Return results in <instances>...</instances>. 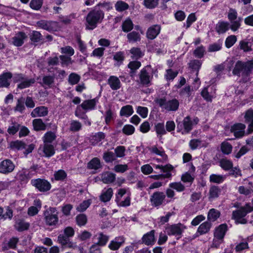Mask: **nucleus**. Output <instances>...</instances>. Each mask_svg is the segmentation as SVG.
I'll list each match as a JSON object with an SVG mask.
<instances>
[{"instance_id":"37","label":"nucleus","mask_w":253,"mask_h":253,"mask_svg":"<svg viewBox=\"0 0 253 253\" xmlns=\"http://www.w3.org/2000/svg\"><path fill=\"white\" fill-rule=\"evenodd\" d=\"M155 129L158 137L161 139L163 135L167 133L163 123H158L155 126Z\"/></svg>"},{"instance_id":"60","label":"nucleus","mask_w":253,"mask_h":253,"mask_svg":"<svg viewBox=\"0 0 253 253\" xmlns=\"http://www.w3.org/2000/svg\"><path fill=\"white\" fill-rule=\"evenodd\" d=\"M82 128V124L78 121H73L71 123L70 129L73 131H78Z\"/></svg>"},{"instance_id":"30","label":"nucleus","mask_w":253,"mask_h":253,"mask_svg":"<svg viewBox=\"0 0 253 253\" xmlns=\"http://www.w3.org/2000/svg\"><path fill=\"white\" fill-rule=\"evenodd\" d=\"M229 24L227 22L220 21L216 26V30L219 34H223L229 29Z\"/></svg>"},{"instance_id":"55","label":"nucleus","mask_w":253,"mask_h":253,"mask_svg":"<svg viewBox=\"0 0 253 253\" xmlns=\"http://www.w3.org/2000/svg\"><path fill=\"white\" fill-rule=\"evenodd\" d=\"M116 156L112 152H107L104 153L103 159L107 163L112 162L116 160Z\"/></svg>"},{"instance_id":"23","label":"nucleus","mask_w":253,"mask_h":253,"mask_svg":"<svg viewBox=\"0 0 253 253\" xmlns=\"http://www.w3.org/2000/svg\"><path fill=\"white\" fill-rule=\"evenodd\" d=\"M12 74L10 72L3 73L0 76V86L8 87L10 84V81L12 78Z\"/></svg>"},{"instance_id":"61","label":"nucleus","mask_w":253,"mask_h":253,"mask_svg":"<svg viewBox=\"0 0 253 253\" xmlns=\"http://www.w3.org/2000/svg\"><path fill=\"white\" fill-rule=\"evenodd\" d=\"M159 0H144V4L148 8H153L158 4Z\"/></svg>"},{"instance_id":"47","label":"nucleus","mask_w":253,"mask_h":253,"mask_svg":"<svg viewBox=\"0 0 253 253\" xmlns=\"http://www.w3.org/2000/svg\"><path fill=\"white\" fill-rule=\"evenodd\" d=\"M115 7L117 11L122 12L127 9L128 8V5L125 2L120 0L116 3Z\"/></svg>"},{"instance_id":"40","label":"nucleus","mask_w":253,"mask_h":253,"mask_svg":"<svg viewBox=\"0 0 253 253\" xmlns=\"http://www.w3.org/2000/svg\"><path fill=\"white\" fill-rule=\"evenodd\" d=\"M20 125L17 122H12L7 128V132L9 134H15L20 129Z\"/></svg>"},{"instance_id":"16","label":"nucleus","mask_w":253,"mask_h":253,"mask_svg":"<svg viewBox=\"0 0 253 253\" xmlns=\"http://www.w3.org/2000/svg\"><path fill=\"white\" fill-rule=\"evenodd\" d=\"M142 242L147 246H152L155 243V231L154 230L144 234L142 238Z\"/></svg>"},{"instance_id":"49","label":"nucleus","mask_w":253,"mask_h":253,"mask_svg":"<svg viewBox=\"0 0 253 253\" xmlns=\"http://www.w3.org/2000/svg\"><path fill=\"white\" fill-rule=\"evenodd\" d=\"M98 236V242L96 244H98V246H105L109 240V236L102 233H99Z\"/></svg>"},{"instance_id":"41","label":"nucleus","mask_w":253,"mask_h":253,"mask_svg":"<svg viewBox=\"0 0 253 253\" xmlns=\"http://www.w3.org/2000/svg\"><path fill=\"white\" fill-rule=\"evenodd\" d=\"M220 166L225 170H228L233 167L232 162L228 159H222L220 162Z\"/></svg>"},{"instance_id":"2","label":"nucleus","mask_w":253,"mask_h":253,"mask_svg":"<svg viewBox=\"0 0 253 253\" xmlns=\"http://www.w3.org/2000/svg\"><path fill=\"white\" fill-rule=\"evenodd\" d=\"M104 13L96 8L90 11L86 17V28L88 30L95 28L98 23L101 22L104 18Z\"/></svg>"},{"instance_id":"29","label":"nucleus","mask_w":253,"mask_h":253,"mask_svg":"<svg viewBox=\"0 0 253 253\" xmlns=\"http://www.w3.org/2000/svg\"><path fill=\"white\" fill-rule=\"evenodd\" d=\"M101 178L103 183L106 184L111 183L115 181L116 175L111 172H106L102 174Z\"/></svg>"},{"instance_id":"54","label":"nucleus","mask_w":253,"mask_h":253,"mask_svg":"<svg viewBox=\"0 0 253 253\" xmlns=\"http://www.w3.org/2000/svg\"><path fill=\"white\" fill-rule=\"evenodd\" d=\"M25 109L24 99L23 97L19 98L15 107V111L22 113Z\"/></svg>"},{"instance_id":"21","label":"nucleus","mask_w":253,"mask_h":253,"mask_svg":"<svg viewBox=\"0 0 253 253\" xmlns=\"http://www.w3.org/2000/svg\"><path fill=\"white\" fill-rule=\"evenodd\" d=\"M108 84L112 90H116L121 87V83L119 79L115 76H111L109 78Z\"/></svg>"},{"instance_id":"3","label":"nucleus","mask_w":253,"mask_h":253,"mask_svg":"<svg viewBox=\"0 0 253 253\" xmlns=\"http://www.w3.org/2000/svg\"><path fill=\"white\" fill-rule=\"evenodd\" d=\"M198 122L199 119L197 118L192 119L189 116H187L182 121L177 123V131L181 132L182 134H187L193 129L194 126L198 124Z\"/></svg>"},{"instance_id":"12","label":"nucleus","mask_w":253,"mask_h":253,"mask_svg":"<svg viewBox=\"0 0 253 253\" xmlns=\"http://www.w3.org/2000/svg\"><path fill=\"white\" fill-rule=\"evenodd\" d=\"M15 168L14 163L9 159L0 162V173L8 174L12 172Z\"/></svg>"},{"instance_id":"1","label":"nucleus","mask_w":253,"mask_h":253,"mask_svg":"<svg viewBox=\"0 0 253 253\" xmlns=\"http://www.w3.org/2000/svg\"><path fill=\"white\" fill-rule=\"evenodd\" d=\"M253 70V61H238L235 64L232 73L234 75L241 77V82L247 83L250 80V76Z\"/></svg>"},{"instance_id":"26","label":"nucleus","mask_w":253,"mask_h":253,"mask_svg":"<svg viewBox=\"0 0 253 253\" xmlns=\"http://www.w3.org/2000/svg\"><path fill=\"white\" fill-rule=\"evenodd\" d=\"M227 229V226L225 224H222L215 229L214 237L223 239L225 233Z\"/></svg>"},{"instance_id":"11","label":"nucleus","mask_w":253,"mask_h":253,"mask_svg":"<svg viewBox=\"0 0 253 253\" xmlns=\"http://www.w3.org/2000/svg\"><path fill=\"white\" fill-rule=\"evenodd\" d=\"M59 219L57 215V211L55 208H51L48 211V227L51 226V229H54L58 227ZM49 228L48 227V230Z\"/></svg>"},{"instance_id":"33","label":"nucleus","mask_w":253,"mask_h":253,"mask_svg":"<svg viewBox=\"0 0 253 253\" xmlns=\"http://www.w3.org/2000/svg\"><path fill=\"white\" fill-rule=\"evenodd\" d=\"M212 89V87L208 86L205 87L201 92V95L203 97L208 101H211L214 94V92H209V89Z\"/></svg>"},{"instance_id":"36","label":"nucleus","mask_w":253,"mask_h":253,"mask_svg":"<svg viewBox=\"0 0 253 253\" xmlns=\"http://www.w3.org/2000/svg\"><path fill=\"white\" fill-rule=\"evenodd\" d=\"M130 193L129 192L128 193V196L126 197L124 200H122V199H119L118 198V200H116V202L119 207H126L130 206Z\"/></svg>"},{"instance_id":"48","label":"nucleus","mask_w":253,"mask_h":253,"mask_svg":"<svg viewBox=\"0 0 253 253\" xmlns=\"http://www.w3.org/2000/svg\"><path fill=\"white\" fill-rule=\"evenodd\" d=\"M221 150L223 153L228 155L231 153L232 150V145L227 142H223L221 145Z\"/></svg>"},{"instance_id":"34","label":"nucleus","mask_w":253,"mask_h":253,"mask_svg":"<svg viewBox=\"0 0 253 253\" xmlns=\"http://www.w3.org/2000/svg\"><path fill=\"white\" fill-rule=\"evenodd\" d=\"M33 125L35 130L39 131L46 129V125L41 119H36L33 121Z\"/></svg>"},{"instance_id":"17","label":"nucleus","mask_w":253,"mask_h":253,"mask_svg":"<svg viewBox=\"0 0 253 253\" xmlns=\"http://www.w3.org/2000/svg\"><path fill=\"white\" fill-rule=\"evenodd\" d=\"M124 242L125 239L123 237L119 236L116 237L110 242L108 245V248L112 251L118 250Z\"/></svg>"},{"instance_id":"43","label":"nucleus","mask_w":253,"mask_h":253,"mask_svg":"<svg viewBox=\"0 0 253 253\" xmlns=\"http://www.w3.org/2000/svg\"><path fill=\"white\" fill-rule=\"evenodd\" d=\"M225 176L222 175L212 174L210 176V181L213 183H221L225 179Z\"/></svg>"},{"instance_id":"50","label":"nucleus","mask_w":253,"mask_h":253,"mask_svg":"<svg viewBox=\"0 0 253 253\" xmlns=\"http://www.w3.org/2000/svg\"><path fill=\"white\" fill-rule=\"evenodd\" d=\"M76 219L77 224L80 226L85 225L87 221V217L84 214L78 215Z\"/></svg>"},{"instance_id":"7","label":"nucleus","mask_w":253,"mask_h":253,"mask_svg":"<svg viewBox=\"0 0 253 253\" xmlns=\"http://www.w3.org/2000/svg\"><path fill=\"white\" fill-rule=\"evenodd\" d=\"M66 75L64 70H58L56 68L48 69V87L55 86V79L57 77L63 78Z\"/></svg>"},{"instance_id":"63","label":"nucleus","mask_w":253,"mask_h":253,"mask_svg":"<svg viewBox=\"0 0 253 253\" xmlns=\"http://www.w3.org/2000/svg\"><path fill=\"white\" fill-rule=\"evenodd\" d=\"M205 52V48L203 46H200L196 48L194 51L195 56L198 58H202Z\"/></svg>"},{"instance_id":"51","label":"nucleus","mask_w":253,"mask_h":253,"mask_svg":"<svg viewBox=\"0 0 253 253\" xmlns=\"http://www.w3.org/2000/svg\"><path fill=\"white\" fill-rule=\"evenodd\" d=\"M220 192V190L218 187L215 186H212L210 189L209 198L214 199L215 198H217Z\"/></svg>"},{"instance_id":"28","label":"nucleus","mask_w":253,"mask_h":253,"mask_svg":"<svg viewBox=\"0 0 253 253\" xmlns=\"http://www.w3.org/2000/svg\"><path fill=\"white\" fill-rule=\"evenodd\" d=\"M220 213L219 211L215 209H211L208 212L207 219L211 222L215 221L219 217Z\"/></svg>"},{"instance_id":"42","label":"nucleus","mask_w":253,"mask_h":253,"mask_svg":"<svg viewBox=\"0 0 253 253\" xmlns=\"http://www.w3.org/2000/svg\"><path fill=\"white\" fill-rule=\"evenodd\" d=\"M81 77L75 73H72L68 77V82L71 85L77 84L80 81Z\"/></svg>"},{"instance_id":"20","label":"nucleus","mask_w":253,"mask_h":253,"mask_svg":"<svg viewBox=\"0 0 253 253\" xmlns=\"http://www.w3.org/2000/svg\"><path fill=\"white\" fill-rule=\"evenodd\" d=\"M27 38V36L24 32H18L12 38L13 44L16 46H20L23 44L24 40Z\"/></svg>"},{"instance_id":"59","label":"nucleus","mask_w":253,"mask_h":253,"mask_svg":"<svg viewBox=\"0 0 253 253\" xmlns=\"http://www.w3.org/2000/svg\"><path fill=\"white\" fill-rule=\"evenodd\" d=\"M237 41L236 37L231 35L228 37L225 40V45L227 48H230L234 45Z\"/></svg>"},{"instance_id":"14","label":"nucleus","mask_w":253,"mask_h":253,"mask_svg":"<svg viewBox=\"0 0 253 253\" xmlns=\"http://www.w3.org/2000/svg\"><path fill=\"white\" fill-rule=\"evenodd\" d=\"M139 76L140 84L146 86H148L150 84L153 78V76L150 75L145 69H143L140 71Z\"/></svg>"},{"instance_id":"4","label":"nucleus","mask_w":253,"mask_h":253,"mask_svg":"<svg viewBox=\"0 0 253 253\" xmlns=\"http://www.w3.org/2000/svg\"><path fill=\"white\" fill-rule=\"evenodd\" d=\"M253 211V207H252L250 203L246 204L244 206L240 208L238 210L233 211L232 217L237 223L246 224L247 220L244 217L248 213Z\"/></svg>"},{"instance_id":"6","label":"nucleus","mask_w":253,"mask_h":253,"mask_svg":"<svg viewBox=\"0 0 253 253\" xmlns=\"http://www.w3.org/2000/svg\"><path fill=\"white\" fill-rule=\"evenodd\" d=\"M156 169H160L162 172L165 173L164 174H161L158 175H152L150 177L155 180H160L165 178H169L171 177V173L170 171L173 169V167L171 165H156L155 167Z\"/></svg>"},{"instance_id":"46","label":"nucleus","mask_w":253,"mask_h":253,"mask_svg":"<svg viewBox=\"0 0 253 253\" xmlns=\"http://www.w3.org/2000/svg\"><path fill=\"white\" fill-rule=\"evenodd\" d=\"M10 147L13 149L21 150L25 148V144L21 141L16 140L11 142Z\"/></svg>"},{"instance_id":"32","label":"nucleus","mask_w":253,"mask_h":253,"mask_svg":"<svg viewBox=\"0 0 253 253\" xmlns=\"http://www.w3.org/2000/svg\"><path fill=\"white\" fill-rule=\"evenodd\" d=\"M43 145H41L39 149V153L42 156L47 157V132L43 136Z\"/></svg>"},{"instance_id":"13","label":"nucleus","mask_w":253,"mask_h":253,"mask_svg":"<svg viewBox=\"0 0 253 253\" xmlns=\"http://www.w3.org/2000/svg\"><path fill=\"white\" fill-rule=\"evenodd\" d=\"M245 128L246 126L245 125L241 123H238L231 126L230 131L234 134L236 138H239L243 137L245 135Z\"/></svg>"},{"instance_id":"38","label":"nucleus","mask_w":253,"mask_h":253,"mask_svg":"<svg viewBox=\"0 0 253 253\" xmlns=\"http://www.w3.org/2000/svg\"><path fill=\"white\" fill-rule=\"evenodd\" d=\"M105 135L102 132H99L93 135L90 139V142L93 145H96L98 142L104 139Z\"/></svg>"},{"instance_id":"64","label":"nucleus","mask_w":253,"mask_h":253,"mask_svg":"<svg viewBox=\"0 0 253 253\" xmlns=\"http://www.w3.org/2000/svg\"><path fill=\"white\" fill-rule=\"evenodd\" d=\"M15 227L17 230L22 231L28 228L29 224L28 223L20 221L16 223Z\"/></svg>"},{"instance_id":"52","label":"nucleus","mask_w":253,"mask_h":253,"mask_svg":"<svg viewBox=\"0 0 253 253\" xmlns=\"http://www.w3.org/2000/svg\"><path fill=\"white\" fill-rule=\"evenodd\" d=\"M54 177L56 180H63L67 177V173L64 170L60 169L55 172Z\"/></svg>"},{"instance_id":"57","label":"nucleus","mask_w":253,"mask_h":253,"mask_svg":"<svg viewBox=\"0 0 253 253\" xmlns=\"http://www.w3.org/2000/svg\"><path fill=\"white\" fill-rule=\"evenodd\" d=\"M126 148L123 146H117L115 149V153L116 157L118 158H122L125 156Z\"/></svg>"},{"instance_id":"24","label":"nucleus","mask_w":253,"mask_h":253,"mask_svg":"<svg viewBox=\"0 0 253 253\" xmlns=\"http://www.w3.org/2000/svg\"><path fill=\"white\" fill-rule=\"evenodd\" d=\"M113 194V191L112 188H109L107 189L104 188L99 196V199L101 201L103 202H107L109 201Z\"/></svg>"},{"instance_id":"27","label":"nucleus","mask_w":253,"mask_h":253,"mask_svg":"<svg viewBox=\"0 0 253 253\" xmlns=\"http://www.w3.org/2000/svg\"><path fill=\"white\" fill-rule=\"evenodd\" d=\"M211 227V222L209 221H205L202 223L198 227L197 232L200 235L206 234L209 232Z\"/></svg>"},{"instance_id":"53","label":"nucleus","mask_w":253,"mask_h":253,"mask_svg":"<svg viewBox=\"0 0 253 253\" xmlns=\"http://www.w3.org/2000/svg\"><path fill=\"white\" fill-rule=\"evenodd\" d=\"M169 187L175 189L177 192H182L184 190L185 186L181 182H172L169 184Z\"/></svg>"},{"instance_id":"8","label":"nucleus","mask_w":253,"mask_h":253,"mask_svg":"<svg viewBox=\"0 0 253 253\" xmlns=\"http://www.w3.org/2000/svg\"><path fill=\"white\" fill-rule=\"evenodd\" d=\"M185 226L181 224L172 225L167 228V232L169 235L175 236L178 240L181 237V235L185 229Z\"/></svg>"},{"instance_id":"31","label":"nucleus","mask_w":253,"mask_h":253,"mask_svg":"<svg viewBox=\"0 0 253 253\" xmlns=\"http://www.w3.org/2000/svg\"><path fill=\"white\" fill-rule=\"evenodd\" d=\"M133 109L132 106L127 105L122 107L120 114L121 116L128 117L133 113Z\"/></svg>"},{"instance_id":"25","label":"nucleus","mask_w":253,"mask_h":253,"mask_svg":"<svg viewBox=\"0 0 253 253\" xmlns=\"http://www.w3.org/2000/svg\"><path fill=\"white\" fill-rule=\"evenodd\" d=\"M47 114V109L44 106L38 107L35 108L31 113L33 118L43 117Z\"/></svg>"},{"instance_id":"19","label":"nucleus","mask_w":253,"mask_h":253,"mask_svg":"<svg viewBox=\"0 0 253 253\" xmlns=\"http://www.w3.org/2000/svg\"><path fill=\"white\" fill-rule=\"evenodd\" d=\"M97 102L98 99L97 98L86 100L83 102L81 107L83 109L86 111L93 110L95 109Z\"/></svg>"},{"instance_id":"5","label":"nucleus","mask_w":253,"mask_h":253,"mask_svg":"<svg viewBox=\"0 0 253 253\" xmlns=\"http://www.w3.org/2000/svg\"><path fill=\"white\" fill-rule=\"evenodd\" d=\"M156 101L162 109L167 111H176L179 106V101L175 98L169 100L165 98H160L157 99Z\"/></svg>"},{"instance_id":"9","label":"nucleus","mask_w":253,"mask_h":253,"mask_svg":"<svg viewBox=\"0 0 253 253\" xmlns=\"http://www.w3.org/2000/svg\"><path fill=\"white\" fill-rule=\"evenodd\" d=\"M14 80L15 82H20L18 87L20 89L28 87L35 82L34 79L25 78L22 74L15 75L14 77Z\"/></svg>"},{"instance_id":"22","label":"nucleus","mask_w":253,"mask_h":253,"mask_svg":"<svg viewBox=\"0 0 253 253\" xmlns=\"http://www.w3.org/2000/svg\"><path fill=\"white\" fill-rule=\"evenodd\" d=\"M32 184L41 191L47 190V182L41 179H34L31 181Z\"/></svg>"},{"instance_id":"44","label":"nucleus","mask_w":253,"mask_h":253,"mask_svg":"<svg viewBox=\"0 0 253 253\" xmlns=\"http://www.w3.org/2000/svg\"><path fill=\"white\" fill-rule=\"evenodd\" d=\"M133 27L132 21L129 19H126L122 24V29L124 32H128L130 31Z\"/></svg>"},{"instance_id":"45","label":"nucleus","mask_w":253,"mask_h":253,"mask_svg":"<svg viewBox=\"0 0 253 253\" xmlns=\"http://www.w3.org/2000/svg\"><path fill=\"white\" fill-rule=\"evenodd\" d=\"M127 38L129 42H136L140 40V34L135 31H132L127 35Z\"/></svg>"},{"instance_id":"58","label":"nucleus","mask_w":253,"mask_h":253,"mask_svg":"<svg viewBox=\"0 0 253 253\" xmlns=\"http://www.w3.org/2000/svg\"><path fill=\"white\" fill-rule=\"evenodd\" d=\"M181 179L183 182L185 183H192L194 179V176L193 174L186 172L182 175Z\"/></svg>"},{"instance_id":"18","label":"nucleus","mask_w":253,"mask_h":253,"mask_svg":"<svg viewBox=\"0 0 253 253\" xmlns=\"http://www.w3.org/2000/svg\"><path fill=\"white\" fill-rule=\"evenodd\" d=\"M58 241L64 248L69 249H75L77 245L63 235H59L58 237Z\"/></svg>"},{"instance_id":"62","label":"nucleus","mask_w":253,"mask_h":253,"mask_svg":"<svg viewBox=\"0 0 253 253\" xmlns=\"http://www.w3.org/2000/svg\"><path fill=\"white\" fill-rule=\"evenodd\" d=\"M134 127L130 125H125L123 128V132L126 135H131L134 132Z\"/></svg>"},{"instance_id":"39","label":"nucleus","mask_w":253,"mask_h":253,"mask_svg":"<svg viewBox=\"0 0 253 253\" xmlns=\"http://www.w3.org/2000/svg\"><path fill=\"white\" fill-rule=\"evenodd\" d=\"M101 167L100 160L97 158H94L87 164V167L89 169H97Z\"/></svg>"},{"instance_id":"56","label":"nucleus","mask_w":253,"mask_h":253,"mask_svg":"<svg viewBox=\"0 0 253 253\" xmlns=\"http://www.w3.org/2000/svg\"><path fill=\"white\" fill-rule=\"evenodd\" d=\"M90 203L89 200L84 201L76 208V210L79 212L84 211L90 206Z\"/></svg>"},{"instance_id":"10","label":"nucleus","mask_w":253,"mask_h":253,"mask_svg":"<svg viewBox=\"0 0 253 253\" xmlns=\"http://www.w3.org/2000/svg\"><path fill=\"white\" fill-rule=\"evenodd\" d=\"M166 199V195L163 192H154L150 197L151 205L154 207H159L162 205Z\"/></svg>"},{"instance_id":"15","label":"nucleus","mask_w":253,"mask_h":253,"mask_svg":"<svg viewBox=\"0 0 253 253\" xmlns=\"http://www.w3.org/2000/svg\"><path fill=\"white\" fill-rule=\"evenodd\" d=\"M161 31V26L154 25L149 27L146 32V37L148 39L153 40L159 34Z\"/></svg>"},{"instance_id":"35","label":"nucleus","mask_w":253,"mask_h":253,"mask_svg":"<svg viewBox=\"0 0 253 253\" xmlns=\"http://www.w3.org/2000/svg\"><path fill=\"white\" fill-rule=\"evenodd\" d=\"M238 192L241 194L249 195L253 192V187L251 183H249L247 186H240L238 188Z\"/></svg>"}]
</instances>
